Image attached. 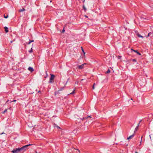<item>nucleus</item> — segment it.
<instances>
[{
    "label": "nucleus",
    "mask_w": 153,
    "mask_h": 153,
    "mask_svg": "<svg viewBox=\"0 0 153 153\" xmlns=\"http://www.w3.org/2000/svg\"><path fill=\"white\" fill-rule=\"evenodd\" d=\"M151 34H153V32H150L149 33L148 35L146 36L147 37H148V36H151Z\"/></svg>",
    "instance_id": "10"
},
{
    "label": "nucleus",
    "mask_w": 153,
    "mask_h": 153,
    "mask_svg": "<svg viewBox=\"0 0 153 153\" xmlns=\"http://www.w3.org/2000/svg\"><path fill=\"white\" fill-rule=\"evenodd\" d=\"M25 10V8H23V9H22L19 10V12H22V11H24Z\"/></svg>",
    "instance_id": "12"
},
{
    "label": "nucleus",
    "mask_w": 153,
    "mask_h": 153,
    "mask_svg": "<svg viewBox=\"0 0 153 153\" xmlns=\"http://www.w3.org/2000/svg\"><path fill=\"white\" fill-rule=\"evenodd\" d=\"M32 145V144L27 145H26L25 146H22V147L21 148H20L21 151H25L27 150L28 149L27 148V147L28 146H30Z\"/></svg>",
    "instance_id": "3"
},
{
    "label": "nucleus",
    "mask_w": 153,
    "mask_h": 153,
    "mask_svg": "<svg viewBox=\"0 0 153 153\" xmlns=\"http://www.w3.org/2000/svg\"><path fill=\"white\" fill-rule=\"evenodd\" d=\"M47 76H48V75H47H47L46 76V77H45V78H46V77H47Z\"/></svg>",
    "instance_id": "37"
},
{
    "label": "nucleus",
    "mask_w": 153,
    "mask_h": 153,
    "mask_svg": "<svg viewBox=\"0 0 153 153\" xmlns=\"http://www.w3.org/2000/svg\"><path fill=\"white\" fill-rule=\"evenodd\" d=\"M22 151L20 148H17L14 149L12 151V153H19Z\"/></svg>",
    "instance_id": "2"
},
{
    "label": "nucleus",
    "mask_w": 153,
    "mask_h": 153,
    "mask_svg": "<svg viewBox=\"0 0 153 153\" xmlns=\"http://www.w3.org/2000/svg\"><path fill=\"white\" fill-rule=\"evenodd\" d=\"M132 61H133V62H137V60L134 59H133L132 60Z\"/></svg>",
    "instance_id": "24"
},
{
    "label": "nucleus",
    "mask_w": 153,
    "mask_h": 153,
    "mask_svg": "<svg viewBox=\"0 0 153 153\" xmlns=\"http://www.w3.org/2000/svg\"><path fill=\"white\" fill-rule=\"evenodd\" d=\"M7 109H5V110L2 112V114H4L6 112H7Z\"/></svg>",
    "instance_id": "19"
},
{
    "label": "nucleus",
    "mask_w": 153,
    "mask_h": 153,
    "mask_svg": "<svg viewBox=\"0 0 153 153\" xmlns=\"http://www.w3.org/2000/svg\"><path fill=\"white\" fill-rule=\"evenodd\" d=\"M52 2V0H51L50 2Z\"/></svg>",
    "instance_id": "39"
},
{
    "label": "nucleus",
    "mask_w": 153,
    "mask_h": 153,
    "mask_svg": "<svg viewBox=\"0 0 153 153\" xmlns=\"http://www.w3.org/2000/svg\"><path fill=\"white\" fill-rule=\"evenodd\" d=\"M38 92H39V93H40L41 92V91H39Z\"/></svg>",
    "instance_id": "33"
},
{
    "label": "nucleus",
    "mask_w": 153,
    "mask_h": 153,
    "mask_svg": "<svg viewBox=\"0 0 153 153\" xmlns=\"http://www.w3.org/2000/svg\"><path fill=\"white\" fill-rule=\"evenodd\" d=\"M151 36L152 37H153V34H151Z\"/></svg>",
    "instance_id": "32"
},
{
    "label": "nucleus",
    "mask_w": 153,
    "mask_h": 153,
    "mask_svg": "<svg viewBox=\"0 0 153 153\" xmlns=\"http://www.w3.org/2000/svg\"><path fill=\"white\" fill-rule=\"evenodd\" d=\"M119 59H120L121 57V56H119Z\"/></svg>",
    "instance_id": "34"
},
{
    "label": "nucleus",
    "mask_w": 153,
    "mask_h": 153,
    "mask_svg": "<svg viewBox=\"0 0 153 153\" xmlns=\"http://www.w3.org/2000/svg\"><path fill=\"white\" fill-rule=\"evenodd\" d=\"M84 65H86V64L84 63L82 65L78 66V68L80 69H83L84 68L83 67Z\"/></svg>",
    "instance_id": "4"
},
{
    "label": "nucleus",
    "mask_w": 153,
    "mask_h": 153,
    "mask_svg": "<svg viewBox=\"0 0 153 153\" xmlns=\"http://www.w3.org/2000/svg\"><path fill=\"white\" fill-rule=\"evenodd\" d=\"M85 16L86 18H88V16L86 15H85Z\"/></svg>",
    "instance_id": "31"
},
{
    "label": "nucleus",
    "mask_w": 153,
    "mask_h": 153,
    "mask_svg": "<svg viewBox=\"0 0 153 153\" xmlns=\"http://www.w3.org/2000/svg\"><path fill=\"white\" fill-rule=\"evenodd\" d=\"M16 100H13V101H12L11 102H15V101H16Z\"/></svg>",
    "instance_id": "30"
},
{
    "label": "nucleus",
    "mask_w": 153,
    "mask_h": 153,
    "mask_svg": "<svg viewBox=\"0 0 153 153\" xmlns=\"http://www.w3.org/2000/svg\"><path fill=\"white\" fill-rule=\"evenodd\" d=\"M4 28L5 29V31L6 33H7L8 32V31H9L7 27L5 26V27H4Z\"/></svg>",
    "instance_id": "7"
},
{
    "label": "nucleus",
    "mask_w": 153,
    "mask_h": 153,
    "mask_svg": "<svg viewBox=\"0 0 153 153\" xmlns=\"http://www.w3.org/2000/svg\"><path fill=\"white\" fill-rule=\"evenodd\" d=\"M134 136V134H133L132 135L130 136L129 137H128L127 138V140H129L130 139H131Z\"/></svg>",
    "instance_id": "8"
},
{
    "label": "nucleus",
    "mask_w": 153,
    "mask_h": 153,
    "mask_svg": "<svg viewBox=\"0 0 153 153\" xmlns=\"http://www.w3.org/2000/svg\"><path fill=\"white\" fill-rule=\"evenodd\" d=\"M34 42V40H29V42H28V44H30L31 42Z\"/></svg>",
    "instance_id": "14"
},
{
    "label": "nucleus",
    "mask_w": 153,
    "mask_h": 153,
    "mask_svg": "<svg viewBox=\"0 0 153 153\" xmlns=\"http://www.w3.org/2000/svg\"><path fill=\"white\" fill-rule=\"evenodd\" d=\"M131 51L136 53L138 55H141V53L139 52L138 51L134 50L132 48L131 49Z\"/></svg>",
    "instance_id": "6"
},
{
    "label": "nucleus",
    "mask_w": 153,
    "mask_h": 153,
    "mask_svg": "<svg viewBox=\"0 0 153 153\" xmlns=\"http://www.w3.org/2000/svg\"><path fill=\"white\" fill-rule=\"evenodd\" d=\"M79 153H80L79 152Z\"/></svg>",
    "instance_id": "45"
},
{
    "label": "nucleus",
    "mask_w": 153,
    "mask_h": 153,
    "mask_svg": "<svg viewBox=\"0 0 153 153\" xmlns=\"http://www.w3.org/2000/svg\"><path fill=\"white\" fill-rule=\"evenodd\" d=\"M65 31V30L64 29V28L62 30V33H64V32Z\"/></svg>",
    "instance_id": "28"
},
{
    "label": "nucleus",
    "mask_w": 153,
    "mask_h": 153,
    "mask_svg": "<svg viewBox=\"0 0 153 153\" xmlns=\"http://www.w3.org/2000/svg\"><path fill=\"white\" fill-rule=\"evenodd\" d=\"M131 100H132V98H131Z\"/></svg>",
    "instance_id": "44"
},
{
    "label": "nucleus",
    "mask_w": 153,
    "mask_h": 153,
    "mask_svg": "<svg viewBox=\"0 0 153 153\" xmlns=\"http://www.w3.org/2000/svg\"><path fill=\"white\" fill-rule=\"evenodd\" d=\"M75 93V91L74 90L72 92L70 93V94H74Z\"/></svg>",
    "instance_id": "26"
},
{
    "label": "nucleus",
    "mask_w": 153,
    "mask_h": 153,
    "mask_svg": "<svg viewBox=\"0 0 153 153\" xmlns=\"http://www.w3.org/2000/svg\"><path fill=\"white\" fill-rule=\"evenodd\" d=\"M141 121H142L141 120H140V121H139V123H138V125H137V127H139V125H140V122H141Z\"/></svg>",
    "instance_id": "23"
},
{
    "label": "nucleus",
    "mask_w": 153,
    "mask_h": 153,
    "mask_svg": "<svg viewBox=\"0 0 153 153\" xmlns=\"http://www.w3.org/2000/svg\"><path fill=\"white\" fill-rule=\"evenodd\" d=\"M83 79H82L81 81H82Z\"/></svg>",
    "instance_id": "43"
},
{
    "label": "nucleus",
    "mask_w": 153,
    "mask_h": 153,
    "mask_svg": "<svg viewBox=\"0 0 153 153\" xmlns=\"http://www.w3.org/2000/svg\"><path fill=\"white\" fill-rule=\"evenodd\" d=\"M29 52L30 53H32L33 52L32 48H31V49L29 51Z\"/></svg>",
    "instance_id": "27"
},
{
    "label": "nucleus",
    "mask_w": 153,
    "mask_h": 153,
    "mask_svg": "<svg viewBox=\"0 0 153 153\" xmlns=\"http://www.w3.org/2000/svg\"><path fill=\"white\" fill-rule=\"evenodd\" d=\"M135 153H138L137 152H135Z\"/></svg>",
    "instance_id": "40"
},
{
    "label": "nucleus",
    "mask_w": 153,
    "mask_h": 153,
    "mask_svg": "<svg viewBox=\"0 0 153 153\" xmlns=\"http://www.w3.org/2000/svg\"><path fill=\"white\" fill-rule=\"evenodd\" d=\"M28 69L29 71H30L31 72H32L34 71L33 68L31 67H29L28 68Z\"/></svg>",
    "instance_id": "5"
},
{
    "label": "nucleus",
    "mask_w": 153,
    "mask_h": 153,
    "mask_svg": "<svg viewBox=\"0 0 153 153\" xmlns=\"http://www.w3.org/2000/svg\"><path fill=\"white\" fill-rule=\"evenodd\" d=\"M51 77L50 78L49 80V83H52L54 82L53 80L54 79L55 76L53 74H51Z\"/></svg>",
    "instance_id": "1"
},
{
    "label": "nucleus",
    "mask_w": 153,
    "mask_h": 153,
    "mask_svg": "<svg viewBox=\"0 0 153 153\" xmlns=\"http://www.w3.org/2000/svg\"><path fill=\"white\" fill-rule=\"evenodd\" d=\"M142 138H143V136H142L141 137V141H140V143H141V141H142Z\"/></svg>",
    "instance_id": "29"
},
{
    "label": "nucleus",
    "mask_w": 153,
    "mask_h": 153,
    "mask_svg": "<svg viewBox=\"0 0 153 153\" xmlns=\"http://www.w3.org/2000/svg\"><path fill=\"white\" fill-rule=\"evenodd\" d=\"M83 8L84 9V11L85 12H86V9L85 7V5H83Z\"/></svg>",
    "instance_id": "13"
},
{
    "label": "nucleus",
    "mask_w": 153,
    "mask_h": 153,
    "mask_svg": "<svg viewBox=\"0 0 153 153\" xmlns=\"http://www.w3.org/2000/svg\"><path fill=\"white\" fill-rule=\"evenodd\" d=\"M88 117H90V116H88V117H84L82 119V120H83L84 119H87V118H88Z\"/></svg>",
    "instance_id": "15"
},
{
    "label": "nucleus",
    "mask_w": 153,
    "mask_h": 153,
    "mask_svg": "<svg viewBox=\"0 0 153 153\" xmlns=\"http://www.w3.org/2000/svg\"><path fill=\"white\" fill-rule=\"evenodd\" d=\"M47 76H48V75H47H47L46 76V77H45V78H46V77H47Z\"/></svg>",
    "instance_id": "36"
},
{
    "label": "nucleus",
    "mask_w": 153,
    "mask_h": 153,
    "mask_svg": "<svg viewBox=\"0 0 153 153\" xmlns=\"http://www.w3.org/2000/svg\"><path fill=\"white\" fill-rule=\"evenodd\" d=\"M137 35L139 37H140L142 38H143V36H141L140 34H139V33H138L137 34Z\"/></svg>",
    "instance_id": "11"
},
{
    "label": "nucleus",
    "mask_w": 153,
    "mask_h": 153,
    "mask_svg": "<svg viewBox=\"0 0 153 153\" xmlns=\"http://www.w3.org/2000/svg\"><path fill=\"white\" fill-rule=\"evenodd\" d=\"M12 41H10V43H12Z\"/></svg>",
    "instance_id": "38"
},
{
    "label": "nucleus",
    "mask_w": 153,
    "mask_h": 153,
    "mask_svg": "<svg viewBox=\"0 0 153 153\" xmlns=\"http://www.w3.org/2000/svg\"><path fill=\"white\" fill-rule=\"evenodd\" d=\"M77 150H78L79 152H80L79 150L78 149H77Z\"/></svg>",
    "instance_id": "42"
},
{
    "label": "nucleus",
    "mask_w": 153,
    "mask_h": 153,
    "mask_svg": "<svg viewBox=\"0 0 153 153\" xmlns=\"http://www.w3.org/2000/svg\"><path fill=\"white\" fill-rule=\"evenodd\" d=\"M47 76H48V75H47H47L46 76V77H45V78H46V77H47Z\"/></svg>",
    "instance_id": "35"
},
{
    "label": "nucleus",
    "mask_w": 153,
    "mask_h": 153,
    "mask_svg": "<svg viewBox=\"0 0 153 153\" xmlns=\"http://www.w3.org/2000/svg\"><path fill=\"white\" fill-rule=\"evenodd\" d=\"M110 70L109 69H108L107 70V71L106 72H105V74H109V73H110Z\"/></svg>",
    "instance_id": "17"
},
{
    "label": "nucleus",
    "mask_w": 153,
    "mask_h": 153,
    "mask_svg": "<svg viewBox=\"0 0 153 153\" xmlns=\"http://www.w3.org/2000/svg\"><path fill=\"white\" fill-rule=\"evenodd\" d=\"M81 49H82V51L83 53V54L84 55L85 53L84 52V49L82 47H81Z\"/></svg>",
    "instance_id": "20"
},
{
    "label": "nucleus",
    "mask_w": 153,
    "mask_h": 153,
    "mask_svg": "<svg viewBox=\"0 0 153 153\" xmlns=\"http://www.w3.org/2000/svg\"><path fill=\"white\" fill-rule=\"evenodd\" d=\"M60 91L59 90L58 91H55L54 93V94L55 96H56V95L58 94H60V93L59 92V91Z\"/></svg>",
    "instance_id": "9"
},
{
    "label": "nucleus",
    "mask_w": 153,
    "mask_h": 153,
    "mask_svg": "<svg viewBox=\"0 0 153 153\" xmlns=\"http://www.w3.org/2000/svg\"><path fill=\"white\" fill-rule=\"evenodd\" d=\"M64 88V87H61L60 89H59V90L60 91H62Z\"/></svg>",
    "instance_id": "18"
},
{
    "label": "nucleus",
    "mask_w": 153,
    "mask_h": 153,
    "mask_svg": "<svg viewBox=\"0 0 153 153\" xmlns=\"http://www.w3.org/2000/svg\"><path fill=\"white\" fill-rule=\"evenodd\" d=\"M95 85V83H94L93 85V86H92V88L93 89H94V85Z\"/></svg>",
    "instance_id": "25"
},
{
    "label": "nucleus",
    "mask_w": 153,
    "mask_h": 153,
    "mask_svg": "<svg viewBox=\"0 0 153 153\" xmlns=\"http://www.w3.org/2000/svg\"><path fill=\"white\" fill-rule=\"evenodd\" d=\"M138 127H136V128H135V131H134V132L135 131H137L138 129Z\"/></svg>",
    "instance_id": "22"
},
{
    "label": "nucleus",
    "mask_w": 153,
    "mask_h": 153,
    "mask_svg": "<svg viewBox=\"0 0 153 153\" xmlns=\"http://www.w3.org/2000/svg\"><path fill=\"white\" fill-rule=\"evenodd\" d=\"M8 15H7V16H5L4 15V18H5V19H7V18L8 17Z\"/></svg>",
    "instance_id": "21"
},
{
    "label": "nucleus",
    "mask_w": 153,
    "mask_h": 153,
    "mask_svg": "<svg viewBox=\"0 0 153 153\" xmlns=\"http://www.w3.org/2000/svg\"><path fill=\"white\" fill-rule=\"evenodd\" d=\"M4 133H2L1 134H2Z\"/></svg>",
    "instance_id": "41"
},
{
    "label": "nucleus",
    "mask_w": 153,
    "mask_h": 153,
    "mask_svg": "<svg viewBox=\"0 0 153 153\" xmlns=\"http://www.w3.org/2000/svg\"><path fill=\"white\" fill-rule=\"evenodd\" d=\"M54 127H56L58 128H59V129L60 128L59 126H58L57 125H56L55 123H54Z\"/></svg>",
    "instance_id": "16"
}]
</instances>
